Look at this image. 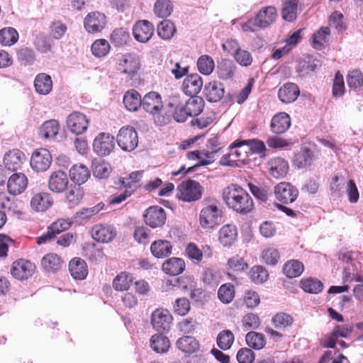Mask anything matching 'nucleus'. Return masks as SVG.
Returning a JSON list of instances; mask_svg holds the SVG:
<instances>
[{
  "label": "nucleus",
  "instance_id": "f3484780",
  "mask_svg": "<svg viewBox=\"0 0 363 363\" xmlns=\"http://www.w3.org/2000/svg\"><path fill=\"white\" fill-rule=\"evenodd\" d=\"M116 231L110 225L98 224L91 230L92 238L100 242H109L116 237Z\"/></svg>",
  "mask_w": 363,
  "mask_h": 363
},
{
  "label": "nucleus",
  "instance_id": "a18cd8bd",
  "mask_svg": "<svg viewBox=\"0 0 363 363\" xmlns=\"http://www.w3.org/2000/svg\"><path fill=\"white\" fill-rule=\"evenodd\" d=\"M41 264L48 272H56L61 267V260L57 255L50 253L43 257Z\"/></svg>",
  "mask_w": 363,
  "mask_h": 363
},
{
  "label": "nucleus",
  "instance_id": "f257e3e1",
  "mask_svg": "<svg viewBox=\"0 0 363 363\" xmlns=\"http://www.w3.org/2000/svg\"><path fill=\"white\" fill-rule=\"evenodd\" d=\"M223 198L229 208L240 213H247L253 208L251 196L237 185H231L225 188L223 190Z\"/></svg>",
  "mask_w": 363,
  "mask_h": 363
},
{
  "label": "nucleus",
  "instance_id": "338daca9",
  "mask_svg": "<svg viewBox=\"0 0 363 363\" xmlns=\"http://www.w3.org/2000/svg\"><path fill=\"white\" fill-rule=\"evenodd\" d=\"M34 45L35 48L42 53H47L50 51L52 48L50 39L43 35L36 36Z\"/></svg>",
  "mask_w": 363,
  "mask_h": 363
},
{
  "label": "nucleus",
  "instance_id": "49530a36",
  "mask_svg": "<svg viewBox=\"0 0 363 363\" xmlns=\"http://www.w3.org/2000/svg\"><path fill=\"white\" fill-rule=\"evenodd\" d=\"M173 11V4L170 0H157L154 6V13L159 18H167Z\"/></svg>",
  "mask_w": 363,
  "mask_h": 363
},
{
  "label": "nucleus",
  "instance_id": "052dcab7",
  "mask_svg": "<svg viewBox=\"0 0 363 363\" xmlns=\"http://www.w3.org/2000/svg\"><path fill=\"white\" fill-rule=\"evenodd\" d=\"M110 44L105 39L95 40L91 45L92 54L97 57L106 56L110 51Z\"/></svg>",
  "mask_w": 363,
  "mask_h": 363
},
{
  "label": "nucleus",
  "instance_id": "603ef678",
  "mask_svg": "<svg viewBox=\"0 0 363 363\" xmlns=\"http://www.w3.org/2000/svg\"><path fill=\"white\" fill-rule=\"evenodd\" d=\"M234 340L233 333L229 330H224L218 333L216 342L220 349L227 350L230 348Z\"/></svg>",
  "mask_w": 363,
  "mask_h": 363
},
{
  "label": "nucleus",
  "instance_id": "72a5a7b5",
  "mask_svg": "<svg viewBox=\"0 0 363 363\" xmlns=\"http://www.w3.org/2000/svg\"><path fill=\"white\" fill-rule=\"evenodd\" d=\"M142 100L140 94L135 89L128 91L123 96V104L130 111H136L142 106Z\"/></svg>",
  "mask_w": 363,
  "mask_h": 363
},
{
  "label": "nucleus",
  "instance_id": "8fccbe9b",
  "mask_svg": "<svg viewBox=\"0 0 363 363\" xmlns=\"http://www.w3.org/2000/svg\"><path fill=\"white\" fill-rule=\"evenodd\" d=\"M175 32L176 28L174 23L169 20H164L157 26V34L164 40H170Z\"/></svg>",
  "mask_w": 363,
  "mask_h": 363
},
{
  "label": "nucleus",
  "instance_id": "37998d69",
  "mask_svg": "<svg viewBox=\"0 0 363 363\" xmlns=\"http://www.w3.org/2000/svg\"><path fill=\"white\" fill-rule=\"evenodd\" d=\"M18 40V33L11 27L4 28L0 30V43L3 46L14 45Z\"/></svg>",
  "mask_w": 363,
  "mask_h": 363
},
{
  "label": "nucleus",
  "instance_id": "4468645a",
  "mask_svg": "<svg viewBox=\"0 0 363 363\" xmlns=\"http://www.w3.org/2000/svg\"><path fill=\"white\" fill-rule=\"evenodd\" d=\"M140 59L135 54L123 55L118 62V69L132 79L140 69Z\"/></svg>",
  "mask_w": 363,
  "mask_h": 363
},
{
  "label": "nucleus",
  "instance_id": "aec40b11",
  "mask_svg": "<svg viewBox=\"0 0 363 363\" xmlns=\"http://www.w3.org/2000/svg\"><path fill=\"white\" fill-rule=\"evenodd\" d=\"M25 154L18 149H13L6 153L4 157V162L6 168L15 171L20 169L26 162Z\"/></svg>",
  "mask_w": 363,
  "mask_h": 363
},
{
  "label": "nucleus",
  "instance_id": "13d9d810",
  "mask_svg": "<svg viewBox=\"0 0 363 363\" xmlns=\"http://www.w3.org/2000/svg\"><path fill=\"white\" fill-rule=\"evenodd\" d=\"M197 67L201 74L208 75L211 74L214 69V61L209 55H201L197 61Z\"/></svg>",
  "mask_w": 363,
  "mask_h": 363
},
{
  "label": "nucleus",
  "instance_id": "4be33fe9",
  "mask_svg": "<svg viewBox=\"0 0 363 363\" xmlns=\"http://www.w3.org/2000/svg\"><path fill=\"white\" fill-rule=\"evenodd\" d=\"M315 159L314 151L308 145L303 146L295 155L294 164L298 169L306 168L311 165Z\"/></svg>",
  "mask_w": 363,
  "mask_h": 363
},
{
  "label": "nucleus",
  "instance_id": "de8ad7c7",
  "mask_svg": "<svg viewBox=\"0 0 363 363\" xmlns=\"http://www.w3.org/2000/svg\"><path fill=\"white\" fill-rule=\"evenodd\" d=\"M298 1L297 0L286 1L283 4L282 17L285 21H293L296 18Z\"/></svg>",
  "mask_w": 363,
  "mask_h": 363
},
{
  "label": "nucleus",
  "instance_id": "a211bd4d",
  "mask_svg": "<svg viewBox=\"0 0 363 363\" xmlns=\"http://www.w3.org/2000/svg\"><path fill=\"white\" fill-rule=\"evenodd\" d=\"M28 186V178L23 173H13L7 182V189L9 194L18 195L25 191Z\"/></svg>",
  "mask_w": 363,
  "mask_h": 363
},
{
  "label": "nucleus",
  "instance_id": "3c124183",
  "mask_svg": "<svg viewBox=\"0 0 363 363\" xmlns=\"http://www.w3.org/2000/svg\"><path fill=\"white\" fill-rule=\"evenodd\" d=\"M245 340L249 347L257 350L263 348L266 344L264 336L254 331L247 333Z\"/></svg>",
  "mask_w": 363,
  "mask_h": 363
},
{
  "label": "nucleus",
  "instance_id": "dca6fc26",
  "mask_svg": "<svg viewBox=\"0 0 363 363\" xmlns=\"http://www.w3.org/2000/svg\"><path fill=\"white\" fill-rule=\"evenodd\" d=\"M153 25L147 20L138 21L133 28V35L140 43H147L153 35Z\"/></svg>",
  "mask_w": 363,
  "mask_h": 363
},
{
  "label": "nucleus",
  "instance_id": "bf43d9fd",
  "mask_svg": "<svg viewBox=\"0 0 363 363\" xmlns=\"http://www.w3.org/2000/svg\"><path fill=\"white\" fill-rule=\"evenodd\" d=\"M129 40V31L124 28L115 29L111 35V40L116 46L123 45L126 44Z\"/></svg>",
  "mask_w": 363,
  "mask_h": 363
},
{
  "label": "nucleus",
  "instance_id": "680f3d73",
  "mask_svg": "<svg viewBox=\"0 0 363 363\" xmlns=\"http://www.w3.org/2000/svg\"><path fill=\"white\" fill-rule=\"evenodd\" d=\"M18 61L24 65H33L35 60V55L33 50L28 48L20 49L17 52Z\"/></svg>",
  "mask_w": 363,
  "mask_h": 363
},
{
  "label": "nucleus",
  "instance_id": "39448f33",
  "mask_svg": "<svg viewBox=\"0 0 363 363\" xmlns=\"http://www.w3.org/2000/svg\"><path fill=\"white\" fill-rule=\"evenodd\" d=\"M177 196L186 202L195 201L201 198L203 189L196 181L189 179L182 182L177 189Z\"/></svg>",
  "mask_w": 363,
  "mask_h": 363
},
{
  "label": "nucleus",
  "instance_id": "4c0bfd02",
  "mask_svg": "<svg viewBox=\"0 0 363 363\" xmlns=\"http://www.w3.org/2000/svg\"><path fill=\"white\" fill-rule=\"evenodd\" d=\"M235 70V66L230 60L223 59L218 62L217 72L218 77L221 79H231L234 75Z\"/></svg>",
  "mask_w": 363,
  "mask_h": 363
},
{
  "label": "nucleus",
  "instance_id": "58836bf2",
  "mask_svg": "<svg viewBox=\"0 0 363 363\" xmlns=\"http://www.w3.org/2000/svg\"><path fill=\"white\" fill-rule=\"evenodd\" d=\"M330 30L328 27H322L315 32L312 38V45L316 50H321L328 43Z\"/></svg>",
  "mask_w": 363,
  "mask_h": 363
},
{
  "label": "nucleus",
  "instance_id": "c9c22d12",
  "mask_svg": "<svg viewBox=\"0 0 363 363\" xmlns=\"http://www.w3.org/2000/svg\"><path fill=\"white\" fill-rule=\"evenodd\" d=\"M143 171H136L130 173L127 177L120 179V184L126 188L131 193L135 191L140 186V179L143 177Z\"/></svg>",
  "mask_w": 363,
  "mask_h": 363
},
{
  "label": "nucleus",
  "instance_id": "6e6d98bb",
  "mask_svg": "<svg viewBox=\"0 0 363 363\" xmlns=\"http://www.w3.org/2000/svg\"><path fill=\"white\" fill-rule=\"evenodd\" d=\"M84 196L82 189L79 186L71 187L66 194V201L70 207L79 204Z\"/></svg>",
  "mask_w": 363,
  "mask_h": 363
},
{
  "label": "nucleus",
  "instance_id": "9d476101",
  "mask_svg": "<svg viewBox=\"0 0 363 363\" xmlns=\"http://www.w3.org/2000/svg\"><path fill=\"white\" fill-rule=\"evenodd\" d=\"M86 116L78 111L71 113L67 118V126L69 130L75 135L84 133L89 125Z\"/></svg>",
  "mask_w": 363,
  "mask_h": 363
},
{
  "label": "nucleus",
  "instance_id": "774afa93",
  "mask_svg": "<svg viewBox=\"0 0 363 363\" xmlns=\"http://www.w3.org/2000/svg\"><path fill=\"white\" fill-rule=\"evenodd\" d=\"M204 283L208 285H216L219 282L220 274L213 268H206L202 274Z\"/></svg>",
  "mask_w": 363,
  "mask_h": 363
},
{
  "label": "nucleus",
  "instance_id": "864d4df0",
  "mask_svg": "<svg viewBox=\"0 0 363 363\" xmlns=\"http://www.w3.org/2000/svg\"><path fill=\"white\" fill-rule=\"evenodd\" d=\"M218 296L222 303H230L235 297L234 286L230 283H226L221 285L218 291Z\"/></svg>",
  "mask_w": 363,
  "mask_h": 363
},
{
  "label": "nucleus",
  "instance_id": "9b49d317",
  "mask_svg": "<svg viewBox=\"0 0 363 363\" xmlns=\"http://www.w3.org/2000/svg\"><path fill=\"white\" fill-rule=\"evenodd\" d=\"M143 217L147 225L152 228H160L165 223L166 213L162 207L153 206L145 210Z\"/></svg>",
  "mask_w": 363,
  "mask_h": 363
},
{
  "label": "nucleus",
  "instance_id": "ddd939ff",
  "mask_svg": "<svg viewBox=\"0 0 363 363\" xmlns=\"http://www.w3.org/2000/svg\"><path fill=\"white\" fill-rule=\"evenodd\" d=\"M35 269V265L30 261L20 259L13 262L11 273L14 278L25 280L33 274Z\"/></svg>",
  "mask_w": 363,
  "mask_h": 363
},
{
  "label": "nucleus",
  "instance_id": "79ce46f5",
  "mask_svg": "<svg viewBox=\"0 0 363 363\" xmlns=\"http://www.w3.org/2000/svg\"><path fill=\"white\" fill-rule=\"evenodd\" d=\"M150 346L154 351L157 353H165L168 351L170 343L167 337L155 334L152 336L150 340Z\"/></svg>",
  "mask_w": 363,
  "mask_h": 363
},
{
  "label": "nucleus",
  "instance_id": "473e14b6",
  "mask_svg": "<svg viewBox=\"0 0 363 363\" xmlns=\"http://www.w3.org/2000/svg\"><path fill=\"white\" fill-rule=\"evenodd\" d=\"M231 157L235 161L244 162L250 154L246 140H236L230 145Z\"/></svg>",
  "mask_w": 363,
  "mask_h": 363
},
{
  "label": "nucleus",
  "instance_id": "20e7f679",
  "mask_svg": "<svg viewBox=\"0 0 363 363\" xmlns=\"http://www.w3.org/2000/svg\"><path fill=\"white\" fill-rule=\"evenodd\" d=\"M277 17V11L274 6L262 9L254 18L250 19L242 25L245 32H255L257 29L266 28L274 23Z\"/></svg>",
  "mask_w": 363,
  "mask_h": 363
},
{
  "label": "nucleus",
  "instance_id": "c03bdc74",
  "mask_svg": "<svg viewBox=\"0 0 363 363\" xmlns=\"http://www.w3.org/2000/svg\"><path fill=\"white\" fill-rule=\"evenodd\" d=\"M92 171L94 177L99 179H104L108 177L111 172V167L108 163L104 160H94L92 162Z\"/></svg>",
  "mask_w": 363,
  "mask_h": 363
},
{
  "label": "nucleus",
  "instance_id": "09e8293b",
  "mask_svg": "<svg viewBox=\"0 0 363 363\" xmlns=\"http://www.w3.org/2000/svg\"><path fill=\"white\" fill-rule=\"evenodd\" d=\"M283 271L289 278L296 277L302 274L303 264L298 260L292 259L284 264Z\"/></svg>",
  "mask_w": 363,
  "mask_h": 363
},
{
  "label": "nucleus",
  "instance_id": "ea45409f",
  "mask_svg": "<svg viewBox=\"0 0 363 363\" xmlns=\"http://www.w3.org/2000/svg\"><path fill=\"white\" fill-rule=\"evenodd\" d=\"M133 280L134 278L132 274L123 272L114 278L113 286L117 291H126L130 287Z\"/></svg>",
  "mask_w": 363,
  "mask_h": 363
},
{
  "label": "nucleus",
  "instance_id": "393cba45",
  "mask_svg": "<svg viewBox=\"0 0 363 363\" xmlns=\"http://www.w3.org/2000/svg\"><path fill=\"white\" fill-rule=\"evenodd\" d=\"M300 94L299 88L294 83H286L279 90V98L285 104L294 101Z\"/></svg>",
  "mask_w": 363,
  "mask_h": 363
},
{
  "label": "nucleus",
  "instance_id": "a19ab883",
  "mask_svg": "<svg viewBox=\"0 0 363 363\" xmlns=\"http://www.w3.org/2000/svg\"><path fill=\"white\" fill-rule=\"evenodd\" d=\"M177 347L186 353H192L199 349V342L191 336H184L179 338L177 342Z\"/></svg>",
  "mask_w": 363,
  "mask_h": 363
},
{
  "label": "nucleus",
  "instance_id": "7c9ffc66",
  "mask_svg": "<svg viewBox=\"0 0 363 363\" xmlns=\"http://www.w3.org/2000/svg\"><path fill=\"white\" fill-rule=\"evenodd\" d=\"M185 269V262L182 258L172 257L167 259L162 264V270L172 276L182 274Z\"/></svg>",
  "mask_w": 363,
  "mask_h": 363
},
{
  "label": "nucleus",
  "instance_id": "c85d7f7f",
  "mask_svg": "<svg viewBox=\"0 0 363 363\" xmlns=\"http://www.w3.org/2000/svg\"><path fill=\"white\" fill-rule=\"evenodd\" d=\"M206 99L211 102H218L224 96L225 90L223 85L217 81L209 82L205 86Z\"/></svg>",
  "mask_w": 363,
  "mask_h": 363
},
{
  "label": "nucleus",
  "instance_id": "b1692460",
  "mask_svg": "<svg viewBox=\"0 0 363 363\" xmlns=\"http://www.w3.org/2000/svg\"><path fill=\"white\" fill-rule=\"evenodd\" d=\"M267 165L270 174L276 179L284 177L289 171L287 161L281 157L270 160Z\"/></svg>",
  "mask_w": 363,
  "mask_h": 363
},
{
  "label": "nucleus",
  "instance_id": "5fc2aeb1",
  "mask_svg": "<svg viewBox=\"0 0 363 363\" xmlns=\"http://www.w3.org/2000/svg\"><path fill=\"white\" fill-rule=\"evenodd\" d=\"M301 288L310 294H318L322 291L323 284L320 281L315 278L302 279L301 281Z\"/></svg>",
  "mask_w": 363,
  "mask_h": 363
},
{
  "label": "nucleus",
  "instance_id": "e2e57ef3",
  "mask_svg": "<svg viewBox=\"0 0 363 363\" xmlns=\"http://www.w3.org/2000/svg\"><path fill=\"white\" fill-rule=\"evenodd\" d=\"M262 258L265 263L275 265L279 259V253L276 248L268 247L263 250Z\"/></svg>",
  "mask_w": 363,
  "mask_h": 363
},
{
  "label": "nucleus",
  "instance_id": "1a4fd4ad",
  "mask_svg": "<svg viewBox=\"0 0 363 363\" xmlns=\"http://www.w3.org/2000/svg\"><path fill=\"white\" fill-rule=\"evenodd\" d=\"M106 25V16L99 11L89 13L84 19L85 30L90 33L101 32Z\"/></svg>",
  "mask_w": 363,
  "mask_h": 363
},
{
  "label": "nucleus",
  "instance_id": "6e6552de",
  "mask_svg": "<svg viewBox=\"0 0 363 363\" xmlns=\"http://www.w3.org/2000/svg\"><path fill=\"white\" fill-rule=\"evenodd\" d=\"M172 317L169 312L163 308L156 309L151 317V323L153 328L160 333L168 332L170 330Z\"/></svg>",
  "mask_w": 363,
  "mask_h": 363
},
{
  "label": "nucleus",
  "instance_id": "e433bc0d",
  "mask_svg": "<svg viewBox=\"0 0 363 363\" xmlns=\"http://www.w3.org/2000/svg\"><path fill=\"white\" fill-rule=\"evenodd\" d=\"M60 125L57 121L52 119L44 122L40 128L39 133L45 139H53L57 135Z\"/></svg>",
  "mask_w": 363,
  "mask_h": 363
},
{
  "label": "nucleus",
  "instance_id": "cd10ccee",
  "mask_svg": "<svg viewBox=\"0 0 363 363\" xmlns=\"http://www.w3.org/2000/svg\"><path fill=\"white\" fill-rule=\"evenodd\" d=\"M69 270L74 279H84L88 274L85 261L79 257L73 258L69 262Z\"/></svg>",
  "mask_w": 363,
  "mask_h": 363
},
{
  "label": "nucleus",
  "instance_id": "423d86ee",
  "mask_svg": "<svg viewBox=\"0 0 363 363\" xmlns=\"http://www.w3.org/2000/svg\"><path fill=\"white\" fill-rule=\"evenodd\" d=\"M116 141L118 146L124 151L131 152L138 144L136 130L131 126L122 127L117 135Z\"/></svg>",
  "mask_w": 363,
  "mask_h": 363
},
{
  "label": "nucleus",
  "instance_id": "7ed1b4c3",
  "mask_svg": "<svg viewBox=\"0 0 363 363\" xmlns=\"http://www.w3.org/2000/svg\"><path fill=\"white\" fill-rule=\"evenodd\" d=\"M142 107L153 116L157 125H164L169 123L170 115L162 108V98L158 93L151 91L145 94L142 100Z\"/></svg>",
  "mask_w": 363,
  "mask_h": 363
},
{
  "label": "nucleus",
  "instance_id": "4d7b16f0",
  "mask_svg": "<svg viewBox=\"0 0 363 363\" xmlns=\"http://www.w3.org/2000/svg\"><path fill=\"white\" fill-rule=\"evenodd\" d=\"M185 106L190 116H196L202 112L204 101L200 97H192L186 101Z\"/></svg>",
  "mask_w": 363,
  "mask_h": 363
},
{
  "label": "nucleus",
  "instance_id": "69168bd1",
  "mask_svg": "<svg viewBox=\"0 0 363 363\" xmlns=\"http://www.w3.org/2000/svg\"><path fill=\"white\" fill-rule=\"evenodd\" d=\"M346 184L343 177L335 176L330 183V191L335 196H340L342 193Z\"/></svg>",
  "mask_w": 363,
  "mask_h": 363
},
{
  "label": "nucleus",
  "instance_id": "f03ea898",
  "mask_svg": "<svg viewBox=\"0 0 363 363\" xmlns=\"http://www.w3.org/2000/svg\"><path fill=\"white\" fill-rule=\"evenodd\" d=\"M223 216L220 202L213 198H206L199 213V223L203 229H212L219 225Z\"/></svg>",
  "mask_w": 363,
  "mask_h": 363
},
{
  "label": "nucleus",
  "instance_id": "0e129e2a",
  "mask_svg": "<svg viewBox=\"0 0 363 363\" xmlns=\"http://www.w3.org/2000/svg\"><path fill=\"white\" fill-rule=\"evenodd\" d=\"M292 322V317L285 313H279L273 318L274 327L279 330L286 328L287 326L291 325Z\"/></svg>",
  "mask_w": 363,
  "mask_h": 363
},
{
  "label": "nucleus",
  "instance_id": "f704fd0d",
  "mask_svg": "<svg viewBox=\"0 0 363 363\" xmlns=\"http://www.w3.org/2000/svg\"><path fill=\"white\" fill-rule=\"evenodd\" d=\"M172 246L167 240H159L152 243L150 250L152 255L157 258H163L169 255Z\"/></svg>",
  "mask_w": 363,
  "mask_h": 363
},
{
  "label": "nucleus",
  "instance_id": "0eeeda50",
  "mask_svg": "<svg viewBox=\"0 0 363 363\" xmlns=\"http://www.w3.org/2000/svg\"><path fill=\"white\" fill-rule=\"evenodd\" d=\"M52 160V156L48 150L39 148L33 152L30 164L35 172H45L49 169Z\"/></svg>",
  "mask_w": 363,
  "mask_h": 363
},
{
  "label": "nucleus",
  "instance_id": "2f4dec72",
  "mask_svg": "<svg viewBox=\"0 0 363 363\" xmlns=\"http://www.w3.org/2000/svg\"><path fill=\"white\" fill-rule=\"evenodd\" d=\"M69 177L72 182L80 185L86 182L90 177V172L84 164H77L69 169Z\"/></svg>",
  "mask_w": 363,
  "mask_h": 363
},
{
  "label": "nucleus",
  "instance_id": "f8f14e48",
  "mask_svg": "<svg viewBox=\"0 0 363 363\" xmlns=\"http://www.w3.org/2000/svg\"><path fill=\"white\" fill-rule=\"evenodd\" d=\"M274 194L279 201L288 204L296 199L298 191L289 183L281 182L274 187Z\"/></svg>",
  "mask_w": 363,
  "mask_h": 363
},
{
  "label": "nucleus",
  "instance_id": "5701e85b",
  "mask_svg": "<svg viewBox=\"0 0 363 363\" xmlns=\"http://www.w3.org/2000/svg\"><path fill=\"white\" fill-rule=\"evenodd\" d=\"M53 201L51 195L48 192H38L33 195L30 201L31 208L37 212H43L48 210Z\"/></svg>",
  "mask_w": 363,
  "mask_h": 363
},
{
  "label": "nucleus",
  "instance_id": "bb28decb",
  "mask_svg": "<svg viewBox=\"0 0 363 363\" xmlns=\"http://www.w3.org/2000/svg\"><path fill=\"white\" fill-rule=\"evenodd\" d=\"M290 125L291 118L287 113L284 112L275 115L271 121L272 130L277 134L286 132Z\"/></svg>",
  "mask_w": 363,
  "mask_h": 363
},
{
  "label": "nucleus",
  "instance_id": "a878e982",
  "mask_svg": "<svg viewBox=\"0 0 363 363\" xmlns=\"http://www.w3.org/2000/svg\"><path fill=\"white\" fill-rule=\"evenodd\" d=\"M35 91L40 95H47L52 91V81L51 77L46 73L38 74L34 79Z\"/></svg>",
  "mask_w": 363,
  "mask_h": 363
},
{
  "label": "nucleus",
  "instance_id": "2eb2a0df",
  "mask_svg": "<svg viewBox=\"0 0 363 363\" xmlns=\"http://www.w3.org/2000/svg\"><path fill=\"white\" fill-rule=\"evenodd\" d=\"M114 148V138L109 133L99 134L93 142V150L99 155H108Z\"/></svg>",
  "mask_w": 363,
  "mask_h": 363
},
{
  "label": "nucleus",
  "instance_id": "412c9836",
  "mask_svg": "<svg viewBox=\"0 0 363 363\" xmlns=\"http://www.w3.org/2000/svg\"><path fill=\"white\" fill-rule=\"evenodd\" d=\"M203 86L202 78L197 74L188 75L182 83V90L188 96H194Z\"/></svg>",
  "mask_w": 363,
  "mask_h": 363
},
{
  "label": "nucleus",
  "instance_id": "c756f323",
  "mask_svg": "<svg viewBox=\"0 0 363 363\" xmlns=\"http://www.w3.org/2000/svg\"><path fill=\"white\" fill-rule=\"evenodd\" d=\"M237 228L234 225L227 224L219 230V241L224 247H229L236 240Z\"/></svg>",
  "mask_w": 363,
  "mask_h": 363
},
{
  "label": "nucleus",
  "instance_id": "6ab92c4d",
  "mask_svg": "<svg viewBox=\"0 0 363 363\" xmlns=\"http://www.w3.org/2000/svg\"><path fill=\"white\" fill-rule=\"evenodd\" d=\"M69 179L65 172L56 171L51 174L48 179V189L55 193H62L67 187Z\"/></svg>",
  "mask_w": 363,
  "mask_h": 363
}]
</instances>
